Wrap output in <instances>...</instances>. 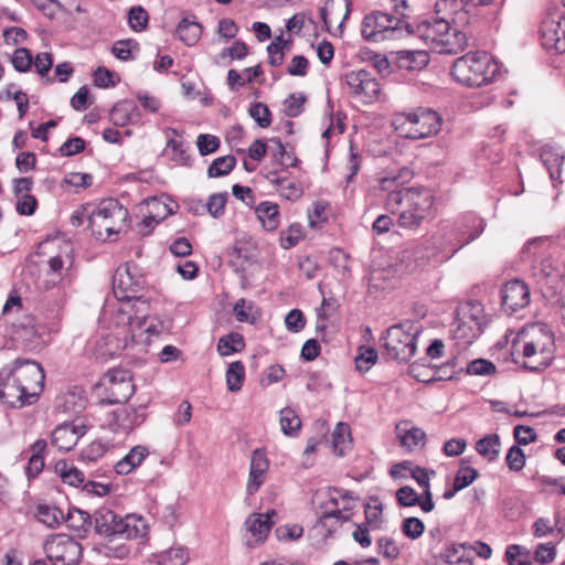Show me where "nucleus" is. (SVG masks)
Listing matches in <instances>:
<instances>
[{
    "label": "nucleus",
    "mask_w": 565,
    "mask_h": 565,
    "mask_svg": "<svg viewBox=\"0 0 565 565\" xmlns=\"http://www.w3.org/2000/svg\"><path fill=\"white\" fill-rule=\"evenodd\" d=\"M434 371L435 369H430L425 365V359L415 361L408 366V373L418 382L423 383L435 381Z\"/></svg>",
    "instance_id": "nucleus-52"
},
{
    "label": "nucleus",
    "mask_w": 565,
    "mask_h": 565,
    "mask_svg": "<svg viewBox=\"0 0 565 565\" xmlns=\"http://www.w3.org/2000/svg\"><path fill=\"white\" fill-rule=\"evenodd\" d=\"M361 350H364V351L361 352L354 359V363H355L356 370H359L361 372H366L374 365L379 355H377V351L373 348L362 347Z\"/></svg>",
    "instance_id": "nucleus-55"
},
{
    "label": "nucleus",
    "mask_w": 565,
    "mask_h": 565,
    "mask_svg": "<svg viewBox=\"0 0 565 565\" xmlns=\"http://www.w3.org/2000/svg\"><path fill=\"white\" fill-rule=\"evenodd\" d=\"M285 324L290 332H300L306 326V318L302 311L299 309L290 310L285 318Z\"/></svg>",
    "instance_id": "nucleus-59"
},
{
    "label": "nucleus",
    "mask_w": 565,
    "mask_h": 565,
    "mask_svg": "<svg viewBox=\"0 0 565 565\" xmlns=\"http://www.w3.org/2000/svg\"><path fill=\"white\" fill-rule=\"evenodd\" d=\"M402 127L407 138L423 139L440 130L441 117L430 108L419 107L406 115Z\"/></svg>",
    "instance_id": "nucleus-13"
},
{
    "label": "nucleus",
    "mask_w": 565,
    "mask_h": 565,
    "mask_svg": "<svg viewBox=\"0 0 565 565\" xmlns=\"http://www.w3.org/2000/svg\"><path fill=\"white\" fill-rule=\"evenodd\" d=\"M396 178H383L380 186L388 191L385 209L398 213V225L406 230H417L430 215L434 206V195L425 188L394 189Z\"/></svg>",
    "instance_id": "nucleus-2"
},
{
    "label": "nucleus",
    "mask_w": 565,
    "mask_h": 565,
    "mask_svg": "<svg viewBox=\"0 0 565 565\" xmlns=\"http://www.w3.org/2000/svg\"><path fill=\"white\" fill-rule=\"evenodd\" d=\"M425 530L424 523L415 516L406 518L402 524L404 535L412 540L418 539Z\"/></svg>",
    "instance_id": "nucleus-58"
},
{
    "label": "nucleus",
    "mask_w": 565,
    "mask_h": 565,
    "mask_svg": "<svg viewBox=\"0 0 565 565\" xmlns=\"http://www.w3.org/2000/svg\"><path fill=\"white\" fill-rule=\"evenodd\" d=\"M466 0H438L435 3V19H445L447 22L463 21L467 15L465 10L467 6Z\"/></svg>",
    "instance_id": "nucleus-22"
},
{
    "label": "nucleus",
    "mask_w": 565,
    "mask_h": 565,
    "mask_svg": "<svg viewBox=\"0 0 565 565\" xmlns=\"http://www.w3.org/2000/svg\"><path fill=\"white\" fill-rule=\"evenodd\" d=\"M426 50H399L395 52L396 66L402 71L418 72L429 64Z\"/></svg>",
    "instance_id": "nucleus-20"
},
{
    "label": "nucleus",
    "mask_w": 565,
    "mask_h": 565,
    "mask_svg": "<svg viewBox=\"0 0 565 565\" xmlns=\"http://www.w3.org/2000/svg\"><path fill=\"white\" fill-rule=\"evenodd\" d=\"M128 309L134 315L136 320V326L140 328L148 316L149 312V302L143 298L142 295H138L136 298L125 299Z\"/></svg>",
    "instance_id": "nucleus-39"
},
{
    "label": "nucleus",
    "mask_w": 565,
    "mask_h": 565,
    "mask_svg": "<svg viewBox=\"0 0 565 565\" xmlns=\"http://www.w3.org/2000/svg\"><path fill=\"white\" fill-rule=\"evenodd\" d=\"M478 471L469 466L460 467L455 476V491H460L470 486L477 478Z\"/></svg>",
    "instance_id": "nucleus-53"
},
{
    "label": "nucleus",
    "mask_w": 565,
    "mask_h": 565,
    "mask_svg": "<svg viewBox=\"0 0 565 565\" xmlns=\"http://www.w3.org/2000/svg\"><path fill=\"white\" fill-rule=\"evenodd\" d=\"M377 550L383 557L387 559H395L399 555V548L395 541L391 537H381L377 541Z\"/></svg>",
    "instance_id": "nucleus-62"
},
{
    "label": "nucleus",
    "mask_w": 565,
    "mask_h": 565,
    "mask_svg": "<svg viewBox=\"0 0 565 565\" xmlns=\"http://www.w3.org/2000/svg\"><path fill=\"white\" fill-rule=\"evenodd\" d=\"M202 31V24L194 18L192 20L189 18H183L179 22L175 32L180 41H182L188 46H192L200 40Z\"/></svg>",
    "instance_id": "nucleus-27"
},
{
    "label": "nucleus",
    "mask_w": 565,
    "mask_h": 565,
    "mask_svg": "<svg viewBox=\"0 0 565 565\" xmlns=\"http://www.w3.org/2000/svg\"><path fill=\"white\" fill-rule=\"evenodd\" d=\"M457 317L454 322L452 337L463 343H472L483 331L486 316L480 302H465L456 310Z\"/></svg>",
    "instance_id": "nucleus-10"
},
{
    "label": "nucleus",
    "mask_w": 565,
    "mask_h": 565,
    "mask_svg": "<svg viewBox=\"0 0 565 565\" xmlns=\"http://www.w3.org/2000/svg\"><path fill=\"white\" fill-rule=\"evenodd\" d=\"M196 146L201 156H207L218 149L220 140L216 136L210 134H201L196 139Z\"/></svg>",
    "instance_id": "nucleus-57"
},
{
    "label": "nucleus",
    "mask_w": 565,
    "mask_h": 565,
    "mask_svg": "<svg viewBox=\"0 0 565 565\" xmlns=\"http://www.w3.org/2000/svg\"><path fill=\"white\" fill-rule=\"evenodd\" d=\"M361 32L366 41L382 42L409 35L414 31L401 18L376 11L364 18Z\"/></svg>",
    "instance_id": "nucleus-9"
},
{
    "label": "nucleus",
    "mask_w": 565,
    "mask_h": 565,
    "mask_svg": "<svg viewBox=\"0 0 565 565\" xmlns=\"http://www.w3.org/2000/svg\"><path fill=\"white\" fill-rule=\"evenodd\" d=\"M254 306L244 298L239 299L234 306V315L239 322H254L255 317L252 315Z\"/></svg>",
    "instance_id": "nucleus-61"
},
{
    "label": "nucleus",
    "mask_w": 565,
    "mask_h": 565,
    "mask_svg": "<svg viewBox=\"0 0 565 565\" xmlns=\"http://www.w3.org/2000/svg\"><path fill=\"white\" fill-rule=\"evenodd\" d=\"M93 235L99 241L111 239L128 227L129 212L116 199H106L87 216Z\"/></svg>",
    "instance_id": "nucleus-8"
},
{
    "label": "nucleus",
    "mask_w": 565,
    "mask_h": 565,
    "mask_svg": "<svg viewBox=\"0 0 565 565\" xmlns=\"http://www.w3.org/2000/svg\"><path fill=\"white\" fill-rule=\"evenodd\" d=\"M138 49V42L134 39L118 40L114 43L111 52L120 61H131V51Z\"/></svg>",
    "instance_id": "nucleus-49"
},
{
    "label": "nucleus",
    "mask_w": 565,
    "mask_h": 565,
    "mask_svg": "<svg viewBox=\"0 0 565 565\" xmlns=\"http://www.w3.org/2000/svg\"><path fill=\"white\" fill-rule=\"evenodd\" d=\"M255 213L266 231H275L280 224L279 206L276 203L260 202L255 209Z\"/></svg>",
    "instance_id": "nucleus-25"
},
{
    "label": "nucleus",
    "mask_w": 565,
    "mask_h": 565,
    "mask_svg": "<svg viewBox=\"0 0 565 565\" xmlns=\"http://www.w3.org/2000/svg\"><path fill=\"white\" fill-rule=\"evenodd\" d=\"M401 446L408 452L415 448H423L426 441V434L417 426H412L411 429L405 430L398 435Z\"/></svg>",
    "instance_id": "nucleus-34"
},
{
    "label": "nucleus",
    "mask_w": 565,
    "mask_h": 565,
    "mask_svg": "<svg viewBox=\"0 0 565 565\" xmlns=\"http://www.w3.org/2000/svg\"><path fill=\"white\" fill-rule=\"evenodd\" d=\"M349 427L334 426L330 437L326 438V445L339 457L344 456L352 448V437Z\"/></svg>",
    "instance_id": "nucleus-24"
},
{
    "label": "nucleus",
    "mask_w": 565,
    "mask_h": 565,
    "mask_svg": "<svg viewBox=\"0 0 565 565\" xmlns=\"http://www.w3.org/2000/svg\"><path fill=\"white\" fill-rule=\"evenodd\" d=\"M236 166V159L234 156H224L216 158L207 169V175L210 178H218L227 175Z\"/></svg>",
    "instance_id": "nucleus-40"
},
{
    "label": "nucleus",
    "mask_w": 565,
    "mask_h": 565,
    "mask_svg": "<svg viewBox=\"0 0 565 565\" xmlns=\"http://www.w3.org/2000/svg\"><path fill=\"white\" fill-rule=\"evenodd\" d=\"M306 96L303 94H290L284 100V114L289 118H295L303 111L306 103Z\"/></svg>",
    "instance_id": "nucleus-47"
},
{
    "label": "nucleus",
    "mask_w": 565,
    "mask_h": 565,
    "mask_svg": "<svg viewBox=\"0 0 565 565\" xmlns=\"http://www.w3.org/2000/svg\"><path fill=\"white\" fill-rule=\"evenodd\" d=\"M513 361L531 372L548 367L555 359L554 333L545 323L523 327L511 344Z\"/></svg>",
    "instance_id": "nucleus-3"
},
{
    "label": "nucleus",
    "mask_w": 565,
    "mask_h": 565,
    "mask_svg": "<svg viewBox=\"0 0 565 565\" xmlns=\"http://www.w3.org/2000/svg\"><path fill=\"white\" fill-rule=\"evenodd\" d=\"M418 35L439 54H457L468 45V38L445 19H427L417 25Z\"/></svg>",
    "instance_id": "nucleus-7"
},
{
    "label": "nucleus",
    "mask_w": 565,
    "mask_h": 565,
    "mask_svg": "<svg viewBox=\"0 0 565 565\" xmlns=\"http://www.w3.org/2000/svg\"><path fill=\"white\" fill-rule=\"evenodd\" d=\"M67 526L76 532L79 536H85L92 527V516L81 509H70L64 520Z\"/></svg>",
    "instance_id": "nucleus-28"
},
{
    "label": "nucleus",
    "mask_w": 565,
    "mask_h": 565,
    "mask_svg": "<svg viewBox=\"0 0 565 565\" xmlns=\"http://www.w3.org/2000/svg\"><path fill=\"white\" fill-rule=\"evenodd\" d=\"M540 158L548 170L552 180H558L562 173V164L565 158L564 151L552 145H544L541 148Z\"/></svg>",
    "instance_id": "nucleus-23"
},
{
    "label": "nucleus",
    "mask_w": 565,
    "mask_h": 565,
    "mask_svg": "<svg viewBox=\"0 0 565 565\" xmlns=\"http://www.w3.org/2000/svg\"><path fill=\"white\" fill-rule=\"evenodd\" d=\"M149 15L141 6H135L128 11V24L135 32L145 31L148 26Z\"/></svg>",
    "instance_id": "nucleus-44"
},
{
    "label": "nucleus",
    "mask_w": 565,
    "mask_h": 565,
    "mask_svg": "<svg viewBox=\"0 0 565 565\" xmlns=\"http://www.w3.org/2000/svg\"><path fill=\"white\" fill-rule=\"evenodd\" d=\"M87 426H56L52 431V444L64 451L72 450L85 435Z\"/></svg>",
    "instance_id": "nucleus-21"
},
{
    "label": "nucleus",
    "mask_w": 565,
    "mask_h": 565,
    "mask_svg": "<svg viewBox=\"0 0 565 565\" xmlns=\"http://www.w3.org/2000/svg\"><path fill=\"white\" fill-rule=\"evenodd\" d=\"M227 192L214 193L210 195L206 204L203 206L206 209L210 215L217 218L221 217L225 212V204L227 202Z\"/></svg>",
    "instance_id": "nucleus-51"
},
{
    "label": "nucleus",
    "mask_w": 565,
    "mask_h": 565,
    "mask_svg": "<svg viewBox=\"0 0 565 565\" xmlns=\"http://www.w3.org/2000/svg\"><path fill=\"white\" fill-rule=\"evenodd\" d=\"M248 54V47L243 41H235L230 47L223 49L220 57H230L231 60H243Z\"/></svg>",
    "instance_id": "nucleus-64"
},
{
    "label": "nucleus",
    "mask_w": 565,
    "mask_h": 565,
    "mask_svg": "<svg viewBox=\"0 0 565 565\" xmlns=\"http://www.w3.org/2000/svg\"><path fill=\"white\" fill-rule=\"evenodd\" d=\"M349 516L344 515L342 510L335 507V509H324L320 516L321 525L327 529L329 533L334 531L341 523L349 521Z\"/></svg>",
    "instance_id": "nucleus-42"
},
{
    "label": "nucleus",
    "mask_w": 565,
    "mask_h": 565,
    "mask_svg": "<svg viewBox=\"0 0 565 565\" xmlns=\"http://www.w3.org/2000/svg\"><path fill=\"white\" fill-rule=\"evenodd\" d=\"M502 310L512 315L530 303V288L521 279L505 282L500 290Z\"/></svg>",
    "instance_id": "nucleus-17"
},
{
    "label": "nucleus",
    "mask_w": 565,
    "mask_h": 565,
    "mask_svg": "<svg viewBox=\"0 0 565 565\" xmlns=\"http://www.w3.org/2000/svg\"><path fill=\"white\" fill-rule=\"evenodd\" d=\"M45 374L40 363L17 359L0 371V399L10 407L33 404L44 390Z\"/></svg>",
    "instance_id": "nucleus-1"
},
{
    "label": "nucleus",
    "mask_w": 565,
    "mask_h": 565,
    "mask_svg": "<svg viewBox=\"0 0 565 565\" xmlns=\"http://www.w3.org/2000/svg\"><path fill=\"white\" fill-rule=\"evenodd\" d=\"M372 501L374 504L367 503L365 505V522L371 525L373 529H379L382 522V503L377 498H373Z\"/></svg>",
    "instance_id": "nucleus-56"
},
{
    "label": "nucleus",
    "mask_w": 565,
    "mask_h": 565,
    "mask_svg": "<svg viewBox=\"0 0 565 565\" xmlns=\"http://www.w3.org/2000/svg\"><path fill=\"white\" fill-rule=\"evenodd\" d=\"M476 450L489 461H493L500 454V438L497 434H490L476 443Z\"/></svg>",
    "instance_id": "nucleus-33"
},
{
    "label": "nucleus",
    "mask_w": 565,
    "mask_h": 565,
    "mask_svg": "<svg viewBox=\"0 0 565 565\" xmlns=\"http://www.w3.org/2000/svg\"><path fill=\"white\" fill-rule=\"evenodd\" d=\"M505 559L509 565H531L530 552L516 544L507 548Z\"/></svg>",
    "instance_id": "nucleus-45"
},
{
    "label": "nucleus",
    "mask_w": 565,
    "mask_h": 565,
    "mask_svg": "<svg viewBox=\"0 0 565 565\" xmlns=\"http://www.w3.org/2000/svg\"><path fill=\"white\" fill-rule=\"evenodd\" d=\"M274 521L264 519L262 513H254L247 518L245 525L248 532L256 537L257 542H263L274 525Z\"/></svg>",
    "instance_id": "nucleus-30"
},
{
    "label": "nucleus",
    "mask_w": 565,
    "mask_h": 565,
    "mask_svg": "<svg viewBox=\"0 0 565 565\" xmlns=\"http://www.w3.org/2000/svg\"><path fill=\"white\" fill-rule=\"evenodd\" d=\"M72 263V256L68 252H66L64 256L61 254L53 256L49 259L50 274L57 280H62L67 275Z\"/></svg>",
    "instance_id": "nucleus-41"
},
{
    "label": "nucleus",
    "mask_w": 565,
    "mask_h": 565,
    "mask_svg": "<svg viewBox=\"0 0 565 565\" xmlns=\"http://www.w3.org/2000/svg\"><path fill=\"white\" fill-rule=\"evenodd\" d=\"M507 465L512 471H520L525 465V455L519 446H512L507 455Z\"/></svg>",
    "instance_id": "nucleus-60"
},
{
    "label": "nucleus",
    "mask_w": 565,
    "mask_h": 565,
    "mask_svg": "<svg viewBox=\"0 0 565 565\" xmlns=\"http://www.w3.org/2000/svg\"><path fill=\"white\" fill-rule=\"evenodd\" d=\"M302 237V226L299 223H294L286 231L281 232L280 246L289 249L296 246Z\"/></svg>",
    "instance_id": "nucleus-48"
},
{
    "label": "nucleus",
    "mask_w": 565,
    "mask_h": 565,
    "mask_svg": "<svg viewBox=\"0 0 565 565\" xmlns=\"http://www.w3.org/2000/svg\"><path fill=\"white\" fill-rule=\"evenodd\" d=\"M94 529L106 539L122 537L127 540L143 537L148 532L145 519L136 514L120 516L108 508H99L94 512Z\"/></svg>",
    "instance_id": "nucleus-6"
},
{
    "label": "nucleus",
    "mask_w": 565,
    "mask_h": 565,
    "mask_svg": "<svg viewBox=\"0 0 565 565\" xmlns=\"http://www.w3.org/2000/svg\"><path fill=\"white\" fill-rule=\"evenodd\" d=\"M132 108V102L130 100H120L116 103L110 113L109 118L110 121L118 127H125L129 124H131V111Z\"/></svg>",
    "instance_id": "nucleus-35"
},
{
    "label": "nucleus",
    "mask_w": 565,
    "mask_h": 565,
    "mask_svg": "<svg viewBox=\"0 0 565 565\" xmlns=\"http://www.w3.org/2000/svg\"><path fill=\"white\" fill-rule=\"evenodd\" d=\"M495 371V365L486 359H476L466 367V372L470 375H492Z\"/></svg>",
    "instance_id": "nucleus-54"
},
{
    "label": "nucleus",
    "mask_w": 565,
    "mask_h": 565,
    "mask_svg": "<svg viewBox=\"0 0 565 565\" xmlns=\"http://www.w3.org/2000/svg\"><path fill=\"white\" fill-rule=\"evenodd\" d=\"M149 455L148 449L145 446H135L130 451L115 465V471L117 475H128L135 468L139 467L141 462Z\"/></svg>",
    "instance_id": "nucleus-26"
},
{
    "label": "nucleus",
    "mask_w": 565,
    "mask_h": 565,
    "mask_svg": "<svg viewBox=\"0 0 565 565\" xmlns=\"http://www.w3.org/2000/svg\"><path fill=\"white\" fill-rule=\"evenodd\" d=\"M249 116L262 128H267L271 124V113L269 108L263 103H254L248 109Z\"/></svg>",
    "instance_id": "nucleus-50"
},
{
    "label": "nucleus",
    "mask_w": 565,
    "mask_h": 565,
    "mask_svg": "<svg viewBox=\"0 0 565 565\" xmlns=\"http://www.w3.org/2000/svg\"><path fill=\"white\" fill-rule=\"evenodd\" d=\"M11 63L17 72H28L33 63V56L29 49L19 47L13 52Z\"/></svg>",
    "instance_id": "nucleus-46"
},
{
    "label": "nucleus",
    "mask_w": 565,
    "mask_h": 565,
    "mask_svg": "<svg viewBox=\"0 0 565 565\" xmlns=\"http://www.w3.org/2000/svg\"><path fill=\"white\" fill-rule=\"evenodd\" d=\"M35 515L39 522L49 527H55L64 520L63 511L55 505L40 504Z\"/></svg>",
    "instance_id": "nucleus-36"
},
{
    "label": "nucleus",
    "mask_w": 565,
    "mask_h": 565,
    "mask_svg": "<svg viewBox=\"0 0 565 565\" xmlns=\"http://www.w3.org/2000/svg\"><path fill=\"white\" fill-rule=\"evenodd\" d=\"M345 1V10L342 12L341 4L334 0H327L324 6L320 9V15L328 32L335 36H341L344 29V23L351 12V1Z\"/></svg>",
    "instance_id": "nucleus-18"
},
{
    "label": "nucleus",
    "mask_w": 565,
    "mask_h": 565,
    "mask_svg": "<svg viewBox=\"0 0 565 565\" xmlns=\"http://www.w3.org/2000/svg\"><path fill=\"white\" fill-rule=\"evenodd\" d=\"M269 469V460L263 449H255L252 454L249 475L246 484L248 494L256 493L264 484Z\"/></svg>",
    "instance_id": "nucleus-19"
},
{
    "label": "nucleus",
    "mask_w": 565,
    "mask_h": 565,
    "mask_svg": "<svg viewBox=\"0 0 565 565\" xmlns=\"http://www.w3.org/2000/svg\"><path fill=\"white\" fill-rule=\"evenodd\" d=\"M420 332V328L411 320L391 326L380 338L384 349L382 355L388 361L407 363L417 350Z\"/></svg>",
    "instance_id": "nucleus-5"
},
{
    "label": "nucleus",
    "mask_w": 565,
    "mask_h": 565,
    "mask_svg": "<svg viewBox=\"0 0 565 565\" xmlns=\"http://www.w3.org/2000/svg\"><path fill=\"white\" fill-rule=\"evenodd\" d=\"M96 390L103 391L105 396L102 401L104 403H125L135 392L132 374L126 369H111L96 384Z\"/></svg>",
    "instance_id": "nucleus-11"
},
{
    "label": "nucleus",
    "mask_w": 565,
    "mask_h": 565,
    "mask_svg": "<svg viewBox=\"0 0 565 565\" xmlns=\"http://www.w3.org/2000/svg\"><path fill=\"white\" fill-rule=\"evenodd\" d=\"M499 71L498 64L486 51L469 52L458 57L451 67V76L462 85L480 87L490 83Z\"/></svg>",
    "instance_id": "nucleus-4"
},
{
    "label": "nucleus",
    "mask_w": 565,
    "mask_h": 565,
    "mask_svg": "<svg viewBox=\"0 0 565 565\" xmlns=\"http://www.w3.org/2000/svg\"><path fill=\"white\" fill-rule=\"evenodd\" d=\"M540 39L544 49L565 53V15L551 13L541 22Z\"/></svg>",
    "instance_id": "nucleus-16"
},
{
    "label": "nucleus",
    "mask_w": 565,
    "mask_h": 565,
    "mask_svg": "<svg viewBox=\"0 0 565 565\" xmlns=\"http://www.w3.org/2000/svg\"><path fill=\"white\" fill-rule=\"evenodd\" d=\"M486 223L482 218L476 216V215H468L465 221V228L460 231L459 234V248H462L463 246L468 245L472 241H475L477 237L481 235V233L484 231Z\"/></svg>",
    "instance_id": "nucleus-29"
},
{
    "label": "nucleus",
    "mask_w": 565,
    "mask_h": 565,
    "mask_svg": "<svg viewBox=\"0 0 565 565\" xmlns=\"http://www.w3.org/2000/svg\"><path fill=\"white\" fill-rule=\"evenodd\" d=\"M245 348L244 337L238 332H231L218 339L216 350L222 356H227L243 351Z\"/></svg>",
    "instance_id": "nucleus-31"
},
{
    "label": "nucleus",
    "mask_w": 565,
    "mask_h": 565,
    "mask_svg": "<svg viewBox=\"0 0 565 565\" xmlns=\"http://www.w3.org/2000/svg\"><path fill=\"white\" fill-rule=\"evenodd\" d=\"M245 379V366L241 361L232 362L226 371V384L231 392L242 388Z\"/></svg>",
    "instance_id": "nucleus-38"
},
{
    "label": "nucleus",
    "mask_w": 565,
    "mask_h": 565,
    "mask_svg": "<svg viewBox=\"0 0 565 565\" xmlns=\"http://www.w3.org/2000/svg\"><path fill=\"white\" fill-rule=\"evenodd\" d=\"M55 469L61 475L63 482L70 486L78 487L85 480L83 471L72 465H68L64 460L58 461Z\"/></svg>",
    "instance_id": "nucleus-37"
},
{
    "label": "nucleus",
    "mask_w": 565,
    "mask_h": 565,
    "mask_svg": "<svg viewBox=\"0 0 565 565\" xmlns=\"http://www.w3.org/2000/svg\"><path fill=\"white\" fill-rule=\"evenodd\" d=\"M145 286L146 279L139 274L136 265L126 264L125 267H119L115 273L113 287L119 301L138 297Z\"/></svg>",
    "instance_id": "nucleus-15"
},
{
    "label": "nucleus",
    "mask_w": 565,
    "mask_h": 565,
    "mask_svg": "<svg viewBox=\"0 0 565 565\" xmlns=\"http://www.w3.org/2000/svg\"><path fill=\"white\" fill-rule=\"evenodd\" d=\"M189 559L188 551L184 547H172L158 556L159 565H185Z\"/></svg>",
    "instance_id": "nucleus-43"
},
{
    "label": "nucleus",
    "mask_w": 565,
    "mask_h": 565,
    "mask_svg": "<svg viewBox=\"0 0 565 565\" xmlns=\"http://www.w3.org/2000/svg\"><path fill=\"white\" fill-rule=\"evenodd\" d=\"M38 207V201L35 196L31 194H22L15 204V210L20 215H33Z\"/></svg>",
    "instance_id": "nucleus-63"
},
{
    "label": "nucleus",
    "mask_w": 565,
    "mask_h": 565,
    "mask_svg": "<svg viewBox=\"0 0 565 565\" xmlns=\"http://www.w3.org/2000/svg\"><path fill=\"white\" fill-rule=\"evenodd\" d=\"M44 552L51 563L62 565H77L83 556L82 544L66 534L52 535L44 543Z\"/></svg>",
    "instance_id": "nucleus-12"
},
{
    "label": "nucleus",
    "mask_w": 565,
    "mask_h": 565,
    "mask_svg": "<svg viewBox=\"0 0 565 565\" xmlns=\"http://www.w3.org/2000/svg\"><path fill=\"white\" fill-rule=\"evenodd\" d=\"M343 81L350 94L365 104L373 103L380 96L381 85L366 70L350 71L343 75Z\"/></svg>",
    "instance_id": "nucleus-14"
},
{
    "label": "nucleus",
    "mask_w": 565,
    "mask_h": 565,
    "mask_svg": "<svg viewBox=\"0 0 565 565\" xmlns=\"http://www.w3.org/2000/svg\"><path fill=\"white\" fill-rule=\"evenodd\" d=\"M86 406V399L81 392H67L60 397L56 411L60 413H81Z\"/></svg>",
    "instance_id": "nucleus-32"
}]
</instances>
